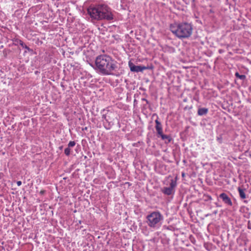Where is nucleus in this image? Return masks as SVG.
<instances>
[{"label":"nucleus","instance_id":"nucleus-1","mask_svg":"<svg viewBox=\"0 0 251 251\" xmlns=\"http://www.w3.org/2000/svg\"><path fill=\"white\" fill-rule=\"evenodd\" d=\"M95 70L104 75H115L119 73V63L111 56L107 54L98 55L95 59Z\"/></svg>","mask_w":251,"mask_h":251},{"label":"nucleus","instance_id":"nucleus-13","mask_svg":"<svg viewBox=\"0 0 251 251\" xmlns=\"http://www.w3.org/2000/svg\"><path fill=\"white\" fill-rule=\"evenodd\" d=\"M216 140L219 143L221 144L223 142V137L222 135H220L217 136L216 138Z\"/></svg>","mask_w":251,"mask_h":251},{"label":"nucleus","instance_id":"nucleus-16","mask_svg":"<svg viewBox=\"0 0 251 251\" xmlns=\"http://www.w3.org/2000/svg\"><path fill=\"white\" fill-rule=\"evenodd\" d=\"M163 220V216L158 212V223Z\"/></svg>","mask_w":251,"mask_h":251},{"label":"nucleus","instance_id":"nucleus-14","mask_svg":"<svg viewBox=\"0 0 251 251\" xmlns=\"http://www.w3.org/2000/svg\"><path fill=\"white\" fill-rule=\"evenodd\" d=\"M71 150L70 148L68 147L65 149L64 153L67 156H69L70 154Z\"/></svg>","mask_w":251,"mask_h":251},{"label":"nucleus","instance_id":"nucleus-6","mask_svg":"<svg viewBox=\"0 0 251 251\" xmlns=\"http://www.w3.org/2000/svg\"><path fill=\"white\" fill-rule=\"evenodd\" d=\"M149 225L155 226L157 224V212H154L147 217Z\"/></svg>","mask_w":251,"mask_h":251},{"label":"nucleus","instance_id":"nucleus-21","mask_svg":"<svg viewBox=\"0 0 251 251\" xmlns=\"http://www.w3.org/2000/svg\"><path fill=\"white\" fill-rule=\"evenodd\" d=\"M213 213L214 214H216L217 213V211H215Z\"/></svg>","mask_w":251,"mask_h":251},{"label":"nucleus","instance_id":"nucleus-23","mask_svg":"<svg viewBox=\"0 0 251 251\" xmlns=\"http://www.w3.org/2000/svg\"><path fill=\"white\" fill-rule=\"evenodd\" d=\"M248 228H251L250 226H248Z\"/></svg>","mask_w":251,"mask_h":251},{"label":"nucleus","instance_id":"nucleus-3","mask_svg":"<svg viewBox=\"0 0 251 251\" xmlns=\"http://www.w3.org/2000/svg\"><path fill=\"white\" fill-rule=\"evenodd\" d=\"M170 28L172 32L179 39L189 37L193 30L192 25L186 22L174 23L170 25Z\"/></svg>","mask_w":251,"mask_h":251},{"label":"nucleus","instance_id":"nucleus-2","mask_svg":"<svg viewBox=\"0 0 251 251\" xmlns=\"http://www.w3.org/2000/svg\"><path fill=\"white\" fill-rule=\"evenodd\" d=\"M87 12L92 19L96 20L110 21L113 19L111 9L104 4L90 6L88 8Z\"/></svg>","mask_w":251,"mask_h":251},{"label":"nucleus","instance_id":"nucleus-7","mask_svg":"<svg viewBox=\"0 0 251 251\" xmlns=\"http://www.w3.org/2000/svg\"><path fill=\"white\" fill-rule=\"evenodd\" d=\"M128 66L131 72L136 73L142 72L147 68L145 66H136L131 61L128 62Z\"/></svg>","mask_w":251,"mask_h":251},{"label":"nucleus","instance_id":"nucleus-17","mask_svg":"<svg viewBox=\"0 0 251 251\" xmlns=\"http://www.w3.org/2000/svg\"><path fill=\"white\" fill-rule=\"evenodd\" d=\"M20 45H21L22 47L25 48V49H27L28 50L29 49V48L28 47H27L26 45H25L23 41H20Z\"/></svg>","mask_w":251,"mask_h":251},{"label":"nucleus","instance_id":"nucleus-22","mask_svg":"<svg viewBox=\"0 0 251 251\" xmlns=\"http://www.w3.org/2000/svg\"><path fill=\"white\" fill-rule=\"evenodd\" d=\"M182 176H184V173H182Z\"/></svg>","mask_w":251,"mask_h":251},{"label":"nucleus","instance_id":"nucleus-5","mask_svg":"<svg viewBox=\"0 0 251 251\" xmlns=\"http://www.w3.org/2000/svg\"><path fill=\"white\" fill-rule=\"evenodd\" d=\"M158 137H161L162 140H163L166 144L169 143L172 140V138L170 135H165L163 133L162 127L159 122H158Z\"/></svg>","mask_w":251,"mask_h":251},{"label":"nucleus","instance_id":"nucleus-19","mask_svg":"<svg viewBox=\"0 0 251 251\" xmlns=\"http://www.w3.org/2000/svg\"><path fill=\"white\" fill-rule=\"evenodd\" d=\"M154 122L155 123V126L154 127L157 130V119L154 120Z\"/></svg>","mask_w":251,"mask_h":251},{"label":"nucleus","instance_id":"nucleus-20","mask_svg":"<svg viewBox=\"0 0 251 251\" xmlns=\"http://www.w3.org/2000/svg\"><path fill=\"white\" fill-rule=\"evenodd\" d=\"M183 101H184V102H187V99H184L183 100Z\"/></svg>","mask_w":251,"mask_h":251},{"label":"nucleus","instance_id":"nucleus-10","mask_svg":"<svg viewBox=\"0 0 251 251\" xmlns=\"http://www.w3.org/2000/svg\"><path fill=\"white\" fill-rule=\"evenodd\" d=\"M208 109L207 108H199L198 110V115L199 116L205 115L207 114Z\"/></svg>","mask_w":251,"mask_h":251},{"label":"nucleus","instance_id":"nucleus-9","mask_svg":"<svg viewBox=\"0 0 251 251\" xmlns=\"http://www.w3.org/2000/svg\"><path fill=\"white\" fill-rule=\"evenodd\" d=\"M102 119L105 121V122H103V124L104 125V127L106 129H110L113 124H111L110 122L108 121V119H107V116L106 115H102Z\"/></svg>","mask_w":251,"mask_h":251},{"label":"nucleus","instance_id":"nucleus-18","mask_svg":"<svg viewBox=\"0 0 251 251\" xmlns=\"http://www.w3.org/2000/svg\"><path fill=\"white\" fill-rule=\"evenodd\" d=\"M17 185L18 186H21L22 185V181H18L17 182Z\"/></svg>","mask_w":251,"mask_h":251},{"label":"nucleus","instance_id":"nucleus-4","mask_svg":"<svg viewBox=\"0 0 251 251\" xmlns=\"http://www.w3.org/2000/svg\"><path fill=\"white\" fill-rule=\"evenodd\" d=\"M164 184L169 185L168 187H164L162 189V192L167 195H171L175 193V188L176 186V181L172 177H168L164 181Z\"/></svg>","mask_w":251,"mask_h":251},{"label":"nucleus","instance_id":"nucleus-11","mask_svg":"<svg viewBox=\"0 0 251 251\" xmlns=\"http://www.w3.org/2000/svg\"><path fill=\"white\" fill-rule=\"evenodd\" d=\"M238 191L239 192V196L241 199H245L247 197L245 194V189H242V188L239 187L238 188Z\"/></svg>","mask_w":251,"mask_h":251},{"label":"nucleus","instance_id":"nucleus-12","mask_svg":"<svg viewBox=\"0 0 251 251\" xmlns=\"http://www.w3.org/2000/svg\"><path fill=\"white\" fill-rule=\"evenodd\" d=\"M235 76L238 78L242 80H244L246 78V76L244 75H240L238 72H236L235 74Z\"/></svg>","mask_w":251,"mask_h":251},{"label":"nucleus","instance_id":"nucleus-8","mask_svg":"<svg viewBox=\"0 0 251 251\" xmlns=\"http://www.w3.org/2000/svg\"><path fill=\"white\" fill-rule=\"evenodd\" d=\"M220 198L223 202L228 206H232L233 204L231 199L225 193H222L219 195Z\"/></svg>","mask_w":251,"mask_h":251},{"label":"nucleus","instance_id":"nucleus-15","mask_svg":"<svg viewBox=\"0 0 251 251\" xmlns=\"http://www.w3.org/2000/svg\"><path fill=\"white\" fill-rule=\"evenodd\" d=\"M75 141H70L68 146L69 148H72L75 146Z\"/></svg>","mask_w":251,"mask_h":251}]
</instances>
